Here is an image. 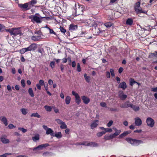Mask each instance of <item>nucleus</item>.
Returning <instances> with one entry per match:
<instances>
[{
    "mask_svg": "<svg viewBox=\"0 0 157 157\" xmlns=\"http://www.w3.org/2000/svg\"><path fill=\"white\" fill-rule=\"evenodd\" d=\"M112 23L111 22H108L105 23L104 24V25L107 28L111 26L112 25Z\"/></svg>",
    "mask_w": 157,
    "mask_h": 157,
    "instance_id": "58836bf2",
    "label": "nucleus"
},
{
    "mask_svg": "<svg viewBox=\"0 0 157 157\" xmlns=\"http://www.w3.org/2000/svg\"><path fill=\"white\" fill-rule=\"evenodd\" d=\"M20 53L21 54H24V53L26 52L25 48H22L20 50Z\"/></svg>",
    "mask_w": 157,
    "mask_h": 157,
    "instance_id": "5fc2aeb1",
    "label": "nucleus"
},
{
    "mask_svg": "<svg viewBox=\"0 0 157 157\" xmlns=\"http://www.w3.org/2000/svg\"><path fill=\"white\" fill-rule=\"evenodd\" d=\"M18 6L20 8L22 9H24L26 10L30 9V8H29L27 2L24 4H19Z\"/></svg>",
    "mask_w": 157,
    "mask_h": 157,
    "instance_id": "f8f14e48",
    "label": "nucleus"
},
{
    "mask_svg": "<svg viewBox=\"0 0 157 157\" xmlns=\"http://www.w3.org/2000/svg\"><path fill=\"white\" fill-rule=\"evenodd\" d=\"M46 28H47L49 30V33L50 34H53L55 35H56V33L54 32L53 30L52 29H50L49 27L47 26H46Z\"/></svg>",
    "mask_w": 157,
    "mask_h": 157,
    "instance_id": "37998d69",
    "label": "nucleus"
},
{
    "mask_svg": "<svg viewBox=\"0 0 157 157\" xmlns=\"http://www.w3.org/2000/svg\"><path fill=\"white\" fill-rule=\"evenodd\" d=\"M100 105L103 107H106V104L105 102H101L100 103Z\"/></svg>",
    "mask_w": 157,
    "mask_h": 157,
    "instance_id": "bf43d9fd",
    "label": "nucleus"
},
{
    "mask_svg": "<svg viewBox=\"0 0 157 157\" xmlns=\"http://www.w3.org/2000/svg\"><path fill=\"white\" fill-rule=\"evenodd\" d=\"M60 30L61 32L63 33H65L66 32V30L63 27L60 26Z\"/></svg>",
    "mask_w": 157,
    "mask_h": 157,
    "instance_id": "de8ad7c7",
    "label": "nucleus"
},
{
    "mask_svg": "<svg viewBox=\"0 0 157 157\" xmlns=\"http://www.w3.org/2000/svg\"><path fill=\"white\" fill-rule=\"evenodd\" d=\"M72 94H73V95L75 96V98L79 96L78 94L75 93V91H72Z\"/></svg>",
    "mask_w": 157,
    "mask_h": 157,
    "instance_id": "4d7b16f0",
    "label": "nucleus"
},
{
    "mask_svg": "<svg viewBox=\"0 0 157 157\" xmlns=\"http://www.w3.org/2000/svg\"><path fill=\"white\" fill-rule=\"evenodd\" d=\"M53 136H55L58 139H60L62 137V135L61 132H59L56 133Z\"/></svg>",
    "mask_w": 157,
    "mask_h": 157,
    "instance_id": "b1692460",
    "label": "nucleus"
},
{
    "mask_svg": "<svg viewBox=\"0 0 157 157\" xmlns=\"http://www.w3.org/2000/svg\"><path fill=\"white\" fill-rule=\"evenodd\" d=\"M105 134V132L104 131H102L101 132H99L97 133V136L98 137H101L103 135H104Z\"/></svg>",
    "mask_w": 157,
    "mask_h": 157,
    "instance_id": "a19ab883",
    "label": "nucleus"
},
{
    "mask_svg": "<svg viewBox=\"0 0 157 157\" xmlns=\"http://www.w3.org/2000/svg\"><path fill=\"white\" fill-rule=\"evenodd\" d=\"M43 128L46 131V134L47 135H50L51 136H54V132L51 128H48L47 126L43 125Z\"/></svg>",
    "mask_w": 157,
    "mask_h": 157,
    "instance_id": "39448f33",
    "label": "nucleus"
},
{
    "mask_svg": "<svg viewBox=\"0 0 157 157\" xmlns=\"http://www.w3.org/2000/svg\"><path fill=\"white\" fill-rule=\"evenodd\" d=\"M53 154L50 152H45L43 154V155L44 156H51L53 155Z\"/></svg>",
    "mask_w": 157,
    "mask_h": 157,
    "instance_id": "a878e982",
    "label": "nucleus"
},
{
    "mask_svg": "<svg viewBox=\"0 0 157 157\" xmlns=\"http://www.w3.org/2000/svg\"><path fill=\"white\" fill-rule=\"evenodd\" d=\"M106 76L107 78H110V74L109 72L107 71L106 72Z\"/></svg>",
    "mask_w": 157,
    "mask_h": 157,
    "instance_id": "680f3d73",
    "label": "nucleus"
},
{
    "mask_svg": "<svg viewBox=\"0 0 157 157\" xmlns=\"http://www.w3.org/2000/svg\"><path fill=\"white\" fill-rule=\"evenodd\" d=\"M71 100V98L70 96H67L65 99V103L67 105H68L70 104Z\"/></svg>",
    "mask_w": 157,
    "mask_h": 157,
    "instance_id": "bb28decb",
    "label": "nucleus"
},
{
    "mask_svg": "<svg viewBox=\"0 0 157 157\" xmlns=\"http://www.w3.org/2000/svg\"><path fill=\"white\" fill-rule=\"evenodd\" d=\"M78 7L76 9L75 13L77 15H79L83 13V9L82 6H80L79 5H78Z\"/></svg>",
    "mask_w": 157,
    "mask_h": 157,
    "instance_id": "9b49d317",
    "label": "nucleus"
},
{
    "mask_svg": "<svg viewBox=\"0 0 157 157\" xmlns=\"http://www.w3.org/2000/svg\"><path fill=\"white\" fill-rule=\"evenodd\" d=\"M28 92L30 95L32 97L34 96L33 91L32 88H30L28 90Z\"/></svg>",
    "mask_w": 157,
    "mask_h": 157,
    "instance_id": "7c9ffc66",
    "label": "nucleus"
},
{
    "mask_svg": "<svg viewBox=\"0 0 157 157\" xmlns=\"http://www.w3.org/2000/svg\"><path fill=\"white\" fill-rule=\"evenodd\" d=\"M119 87L124 90L127 87L126 83L124 82L121 83L119 85Z\"/></svg>",
    "mask_w": 157,
    "mask_h": 157,
    "instance_id": "4be33fe9",
    "label": "nucleus"
},
{
    "mask_svg": "<svg viewBox=\"0 0 157 157\" xmlns=\"http://www.w3.org/2000/svg\"><path fill=\"white\" fill-rule=\"evenodd\" d=\"M5 27L4 25L2 24H0V32H3L4 30L6 31Z\"/></svg>",
    "mask_w": 157,
    "mask_h": 157,
    "instance_id": "e433bc0d",
    "label": "nucleus"
},
{
    "mask_svg": "<svg viewBox=\"0 0 157 157\" xmlns=\"http://www.w3.org/2000/svg\"><path fill=\"white\" fill-rule=\"evenodd\" d=\"M81 98L83 102L85 104H87L90 101V98L85 96H82Z\"/></svg>",
    "mask_w": 157,
    "mask_h": 157,
    "instance_id": "dca6fc26",
    "label": "nucleus"
},
{
    "mask_svg": "<svg viewBox=\"0 0 157 157\" xmlns=\"http://www.w3.org/2000/svg\"><path fill=\"white\" fill-rule=\"evenodd\" d=\"M21 29L22 28L21 27L14 28L6 29V31L9 32L11 35L14 36L17 35L21 36L22 35Z\"/></svg>",
    "mask_w": 157,
    "mask_h": 157,
    "instance_id": "f257e3e1",
    "label": "nucleus"
},
{
    "mask_svg": "<svg viewBox=\"0 0 157 157\" xmlns=\"http://www.w3.org/2000/svg\"><path fill=\"white\" fill-rule=\"evenodd\" d=\"M135 124L136 126H140L142 124V121L140 118L136 117L134 119Z\"/></svg>",
    "mask_w": 157,
    "mask_h": 157,
    "instance_id": "4468645a",
    "label": "nucleus"
},
{
    "mask_svg": "<svg viewBox=\"0 0 157 157\" xmlns=\"http://www.w3.org/2000/svg\"><path fill=\"white\" fill-rule=\"evenodd\" d=\"M1 120L5 126H6L8 125L6 117H1Z\"/></svg>",
    "mask_w": 157,
    "mask_h": 157,
    "instance_id": "393cba45",
    "label": "nucleus"
},
{
    "mask_svg": "<svg viewBox=\"0 0 157 157\" xmlns=\"http://www.w3.org/2000/svg\"><path fill=\"white\" fill-rule=\"evenodd\" d=\"M60 68L61 71L63 72L64 69V65L63 64H61L60 65Z\"/></svg>",
    "mask_w": 157,
    "mask_h": 157,
    "instance_id": "69168bd1",
    "label": "nucleus"
},
{
    "mask_svg": "<svg viewBox=\"0 0 157 157\" xmlns=\"http://www.w3.org/2000/svg\"><path fill=\"white\" fill-rule=\"evenodd\" d=\"M117 136L115 135V134L114 133H113L112 134H111L109 135V137L110 138H111V139H113V138H115Z\"/></svg>",
    "mask_w": 157,
    "mask_h": 157,
    "instance_id": "0e129e2a",
    "label": "nucleus"
},
{
    "mask_svg": "<svg viewBox=\"0 0 157 157\" xmlns=\"http://www.w3.org/2000/svg\"><path fill=\"white\" fill-rule=\"evenodd\" d=\"M75 98V101H76V103L78 104H79L81 101V100L79 96Z\"/></svg>",
    "mask_w": 157,
    "mask_h": 157,
    "instance_id": "c9c22d12",
    "label": "nucleus"
},
{
    "mask_svg": "<svg viewBox=\"0 0 157 157\" xmlns=\"http://www.w3.org/2000/svg\"><path fill=\"white\" fill-rule=\"evenodd\" d=\"M76 145H82L93 147H97L98 146V144L92 142H84L82 143H77Z\"/></svg>",
    "mask_w": 157,
    "mask_h": 157,
    "instance_id": "20e7f679",
    "label": "nucleus"
},
{
    "mask_svg": "<svg viewBox=\"0 0 157 157\" xmlns=\"http://www.w3.org/2000/svg\"><path fill=\"white\" fill-rule=\"evenodd\" d=\"M77 70L78 72H80L81 71L79 63H78L77 64Z\"/></svg>",
    "mask_w": 157,
    "mask_h": 157,
    "instance_id": "338daca9",
    "label": "nucleus"
},
{
    "mask_svg": "<svg viewBox=\"0 0 157 157\" xmlns=\"http://www.w3.org/2000/svg\"><path fill=\"white\" fill-rule=\"evenodd\" d=\"M150 58H153L154 57H157V51H155L153 53H150L148 56Z\"/></svg>",
    "mask_w": 157,
    "mask_h": 157,
    "instance_id": "412c9836",
    "label": "nucleus"
},
{
    "mask_svg": "<svg viewBox=\"0 0 157 157\" xmlns=\"http://www.w3.org/2000/svg\"><path fill=\"white\" fill-rule=\"evenodd\" d=\"M110 71L111 73L112 77H113L115 76V74L114 73V70L113 69L111 68L110 69Z\"/></svg>",
    "mask_w": 157,
    "mask_h": 157,
    "instance_id": "603ef678",
    "label": "nucleus"
},
{
    "mask_svg": "<svg viewBox=\"0 0 157 157\" xmlns=\"http://www.w3.org/2000/svg\"><path fill=\"white\" fill-rule=\"evenodd\" d=\"M30 116L31 117H37L38 118H40L41 117L40 116V115H39L38 114V113H32L31 115Z\"/></svg>",
    "mask_w": 157,
    "mask_h": 157,
    "instance_id": "72a5a7b5",
    "label": "nucleus"
},
{
    "mask_svg": "<svg viewBox=\"0 0 157 157\" xmlns=\"http://www.w3.org/2000/svg\"><path fill=\"white\" fill-rule=\"evenodd\" d=\"M21 83L22 86L24 87L25 85V81L24 79H22L21 81Z\"/></svg>",
    "mask_w": 157,
    "mask_h": 157,
    "instance_id": "8fccbe9b",
    "label": "nucleus"
},
{
    "mask_svg": "<svg viewBox=\"0 0 157 157\" xmlns=\"http://www.w3.org/2000/svg\"><path fill=\"white\" fill-rule=\"evenodd\" d=\"M132 104H131L129 101L125 102L124 104H122L121 106V108L131 107Z\"/></svg>",
    "mask_w": 157,
    "mask_h": 157,
    "instance_id": "2eb2a0df",
    "label": "nucleus"
},
{
    "mask_svg": "<svg viewBox=\"0 0 157 157\" xmlns=\"http://www.w3.org/2000/svg\"><path fill=\"white\" fill-rule=\"evenodd\" d=\"M131 132V131H128L124 132L123 133L121 134L119 136V138H121L124 136H126L127 135L130 134Z\"/></svg>",
    "mask_w": 157,
    "mask_h": 157,
    "instance_id": "aec40b11",
    "label": "nucleus"
},
{
    "mask_svg": "<svg viewBox=\"0 0 157 157\" xmlns=\"http://www.w3.org/2000/svg\"><path fill=\"white\" fill-rule=\"evenodd\" d=\"M126 140L128 143L134 146H137L144 143L143 141L141 140L132 139L130 138H127L126 139Z\"/></svg>",
    "mask_w": 157,
    "mask_h": 157,
    "instance_id": "f03ea898",
    "label": "nucleus"
},
{
    "mask_svg": "<svg viewBox=\"0 0 157 157\" xmlns=\"http://www.w3.org/2000/svg\"><path fill=\"white\" fill-rule=\"evenodd\" d=\"M55 121L58 124L60 125L63 122L61 120L59 119H55Z\"/></svg>",
    "mask_w": 157,
    "mask_h": 157,
    "instance_id": "c03bdc74",
    "label": "nucleus"
},
{
    "mask_svg": "<svg viewBox=\"0 0 157 157\" xmlns=\"http://www.w3.org/2000/svg\"><path fill=\"white\" fill-rule=\"evenodd\" d=\"M131 132V131H128L124 132L123 133L121 134L119 136V138H121L124 136H126L127 135L130 134Z\"/></svg>",
    "mask_w": 157,
    "mask_h": 157,
    "instance_id": "6ab92c4d",
    "label": "nucleus"
},
{
    "mask_svg": "<svg viewBox=\"0 0 157 157\" xmlns=\"http://www.w3.org/2000/svg\"><path fill=\"white\" fill-rule=\"evenodd\" d=\"M44 17H40L38 13L36 14L35 15H32L30 17L33 21H34L37 23H40L42 21V18Z\"/></svg>",
    "mask_w": 157,
    "mask_h": 157,
    "instance_id": "7ed1b4c3",
    "label": "nucleus"
},
{
    "mask_svg": "<svg viewBox=\"0 0 157 157\" xmlns=\"http://www.w3.org/2000/svg\"><path fill=\"white\" fill-rule=\"evenodd\" d=\"M72 94H73V95L75 96V98L79 96L78 94L75 93V91H72Z\"/></svg>",
    "mask_w": 157,
    "mask_h": 157,
    "instance_id": "6e6d98bb",
    "label": "nucleus"
},
{
    "mask_svg": "<svg viewBox=\"0 0 157 157\" xmlns=\"http://www.w3.org/2000/svg\"><path fill=\"white\" fill-rule=\"evenodd\" d=\"M55 66V62L54 61H52L50 63V67L52 69H53Z\"/></svg>",
    "mask_w": 157,
    "mask_h": 157,
    "instance_id": "a18cd8bd",
    "label": "nucleus"
},
{
    "mask_svg": "<svg viewBox=\"0 0 157 157\" xmlns=\"http://www.w3.org/2000/svg\"><path fill=\"white\" fill-rule=\"evenodd\" d=\"M1 142L3 144H8L9 143L10 141L9 139L3 137H1Z\"/></svg>",
    "mask_w": 157,
    "mask_h": 157,
    "instance_id": "5701e85b",
    "label": "nucleus"
},
{
    "mask_svg": "<svg viewBox=\"0 0 157 157\" xmlns=\"http://www.w3.org/2000/svg\"><path fill=\"white\" fill-rule=\"evenodd\" d=\"M99 121L98 120H95L92 123L90 127L92 129H94L96 128L98 125Z\"/></svg>",
    "mask_w": 157,
    "mask_h": 157,
    "instance_id": "f3484780",
    "label": "nucleus"
},
{
    "mask_svg": "<svg viewBox=\"0 0 157 157\" xmlns=\"http://www.w3.org/2000/svg\"><path fill=\"white\" fill-rule=\"evenodd\" d=\"M146 123L147 125L150 127H152L155 124V121L153 119L150 117H147L146 120Z\"/></svg>",
    "mask_w": 157,
    "mask_h": 157,
    "instance_id": "0eeeda50",
    "label": "nucleus"
},
{
    "mask_svg": "<svg viewBox=\"0 0 157 157\" xmlns=\"http://www.w3.org/2000/svg\"><path fill=\"white\" fill-rule=\"evenodd\" d=\"M133 22V20L131 18H128L126 21V24L127 25H131Z\"/></svg>",
    "mask_w": 157,
    "mask_h": 157,
    "instance_id": "c756f323",
    "label": "nucleus"
},
{
    "mask_svg": "<svg viewBox=\"0 0 157 157\" xmlns=\"http://www.w3.org/2000/svg\"><path fill=\"white\" fill-rule=\"evenodd\" d=\"M8 127L10 129H12L15 128V126H14L12 124H9Z\"/></svg>",
    "mask_w": 157,
    "mask_h": 157,
    "instance_id": "e2e57ef3",
    "label": "nucleus"
},
{
    "mask_svg": "<svg viewBox=\"0 0 157 157\" xmlns=\"http://www.w3.org/2000/svg\"><path fill=\"white\" fill-rule=\"evenodd\" d=\"M35 33V34H37L38 35L42 36H44L43 35V34H42V32L40 31H37Z\"/></svg>",
    "mask_w": 157,
    "mask_h": 157,
    "instance_id": "49530a36",
    "label": "nucleus"
},
{
    "mask_svg": "<svg viewBox=\"0 0 157 157\" xmlns=\"http://www.w3.org/2000/svg\"><path fill=\"white\" fill-rule=\"evenodd\" d=\"M37 48L36 44L33 43L30 45L28 47L25 48L26 52L28 51L34 50Z\"/></svg>",
    "mask_w": 157,
    "mask_h": 157,
    "instance_id": "1a4fd4ad",
    "label": "nucleus"
},
{
    "mask_svg": "<svg viewBox=\"0 0 157 157\" xmlns=\"http://www.w3.org/2000/svg\"><path fill=\"white\" fill-rule=\"evenodd\" d=\"M44 107L47 111L50 112L52 111V108L51 106L45 105Z\"/></svg>",
    "mask_w": 157,
    "mask_h": 157,
    "instance_id": "f704fd0d",
    "label": "nucleus"
},
{
    "mask_svg": "<svg viewBox=\"0 0 157 157\" xmlns=\"http://www.w3.org/2000/svg\"><path fill=\"white\" fill-rule=\"evenodd\" d=\"M135 11L140 13H145L146 12L143 10L140 7V3L139 2H136L135 6Z\"/></svg>",
    "mask_w": 157,
    "mask_h": 157,
    "instance_id": "423d86ee",
    "label": "nucleus"
},
{
    "mask_svg": "<svg viewBox=\"0 0 157 157\" xmlns=\"http://www.w3.org/2000/svg\"><path fill=\"white\" fill-rule=\"evenodd\" d=\"M119 97L122 100H124L127 97V95L126 94H123L122 95H120Z\"/></svg>",
    "mask_w": 157,
    "mask_h": 157,
    "instance_id": "79ce46f5",
    "label": "nucleus"
},
{
    "mask_svg": "<svg viewBox=\"0 0 157 157\" xmlns=\"http://www.w3.org/2000/svg\"><path fill=\"white\" fill-rule=\"evenodd\" d=\"M37 1L36 0H31L30 2H27L30 9L32 7L34 6V5L36 4Z\"/></svg>",
    "mask_w": 157,
    "mask_h": 157,
    "instance_id": "a211bd4d",
    "label": "nucleus"
},
{
    "mask_svg": "<svg viewBox=\"0 0 157 157\" xmlns=\"http://www.w3.org/2000/svg\"><path fill=\"white\" fill-rule=\"evenodd\" d=\"M38 51L39 52L41 53V55H42L43 53L44 52V51L43 49H39Z\"/></svg>",
    "mask_w": 157,
    "mask_h": 157,
    "instance_id": "13d9d810",
    "label": "nucleus"
},
{
    "mask_svg": "<svg viewBox=\"0 0 157 157\" xmlns=\"http://www.w3.org/2000/svg\"><path fill=\"white\" fill-rule=\"evenodd\" d=\"M49 146L48 143H46L44 144L40 145L36 147H34L33 149V150L34 151L36 150H42L43 148H45Z\"/></svg>",
    "mask_w": 157,
    "mask_h": 157,
    "instance_id": "6e6552de",
    "label": "nucleus"
},
{
    "mask_svg": "<svg viewBox=\"0 0 157 157\" xmlns=\"http://www.w3.org/2000/svg\"><path fill=\"white\" fill-rule=\"evenodd\" d=\"M113 121L112 120H111L109 121L108 123L107 124V126L108 127H110L113 124Z\"/></svg>",
    "mask_w": 157,
    "mask_h": 157,
    "instance_id": "864d4df0",
    "label": "nucleus"
},
{
    "mask_svg": "<svg viewBox=\"0 0 157 157\" xmlns=\"http://www.w3.org/2000/svg\"><path fill=\"white\" fill-rule=\"evenodd\" d=\"M112 131V130L110 128H105V131H104V132H105V133L106 132H111Z\"/></svg>",
    "mask_w": 157,
    "mask_h": 157,
    "instance_id": "3c124183",
    "label": "nucleus"
},
{
    "mask_svg": "<svg viewBox=\"0 0 157 157\" xmlns=\"http://www.w3.org/2000/svg\"><path fill=\"white\" fill-rule=\"evenodd\" d=\"M121 130H118L115 131V132L114 133L115 134V135L117 136L121 132Z\"/></svg>",
    "mask_w": 157,
    "mask_h": 157,
    "instance_id": "052dcab7",
    "label": "nucleus"
},
{
    "mask_svg": "<svg viewBox=\"0 0 157 157\" xmlns=\"http://www.w3.org/2000/svg\"><path fill=\"white\" fill-rule=\"evenodd\" d=\"M78 29L77 25L71 24L70 25L69 27V30L71 32L76 30Z\"/></svg>",
    "mask_w": 157,
    "mask_h": 157,
    "instance_id": "ddd939ff",
    "label": "nucleus"
},
{
    "mask_svg": "<svg viewBox=\"0 0 157 157\" xmlns=\"http://www.w3.org/2000/svg\"><path fill=\"white\" fill-rule=\"evenodd\" d=\"M84 78H85V79L86 80V81L87 82H89L90 81V76H87V74L86 73L84 74Z\"/></svg>",
    "mask_w": 157,
    "mask_h": 157,
    "instance_id": "473e14b6",
    "label": "nucleus"
},
{
    "mask_svg": "<svg viewBox=\"0 0 157 157\" xmlns=\"http://www.w3.org/2000/svg\"><path fill=\"white\" fill-rule=\"evenodd\" d=\"M61 125L60 126L61 128L62 129L67 128V127L65 122H63Z\"/></svg>",
    "mask_w": 157,
    "mask_h": 157,
    "instance_id": "4c0bfd02",
    "label": "nucleus"
},
{
    "mask_svg": "<svg viewBox=\"0 0 157 157\" xmlns=\"http://www.w3.org/2000/svg\"><path fill=\"white\" fill-rule=\"evenodd\" d=\"M18 129L19 130L21 131L23 133H25L27 131V129H25L23 128H18Z\"/></svg>",
    "mask_w": 157,
    "mask_h": 157,
    "instance_id": "09e8293b",
    "label": "nucleus"
},
{
    "mask_svg": "<svg viewBox=\"0 0 157 157\" xmlns=\"http://www.w3.org/2000/svg\"><path fill=\"white\" fill-rule=\"evenodd\" d=\"M130 85L132 86L133 84L136 83V82L134 81V80L133 78H130Z\"/></svg>",
    "mask_w": 157,
    "mask_h": 157,
    "instance_id": "ea45409f",
    "label": "nucleus"
},
{
    "mask_svg": "<svg viewBox=\"0 0 157 157\" xmlns=\"http://www.w3.org/2000/svg\"><path fill=\"white\" fill-rule=\"evenodd\" d=\"M20 110L22 114L24 115H25L28 113V109H26L22 108Z\"/></svg>",
    "mask_w": 157,
    "mask_h": 157,
    "instance_id": "2f4dec72",
    "label": "nucleus"
},
{
    "mask_svg": "<svg viewBox=\"0 0 157 157\" xmlns=\"http://www.w3.org/2000/svg\"><path fill=\"white\" fill-rule=\"evenodd\" d=\"M32 140L34 142H36L37 140H39L40 136L38 134L34 136L33 137Z\"/></svg>",
    "mask_w": 157,
    "mask_h": 157,
    "instance_id": "cd10ccee",
    "label": "nucleus"
},
{
    "mask_svg": "<svg viewBox=\"0 0 157 157\" xmlns=\"http://www.w3.org/2000/svg\"><path fill=\"white\" fill-rule=\"evenodd\" d=\"M41 85H44V82L43 80L41 79L39 81V83Z\"/></svg>",
    "mask_w": 157,
    "mask_h": 157,
    "instance_id": "774afa93",
    "label": "nucleus"
},
{
    "mask_svg": "<svg viewBox=\"0 0 157 157\" xmlns=\"http://www.w3.org/2000/svg\"><path fill=\"white\" fill-rule=\"evenodd\" d=\"M135 111H137L140 109L139 106L133 105L132 104L131 107Z\"/></svg>",
    "mask_w": 157,
    "mask_h": 157,
    "instance_id": "c85d7f7f",
    "label": "nucleus"
},
{
    "mask_svg": "<svg viewBox=\"0 0 157 157\" xmlns=\"http://www.w3.org/2000/svg\"><path fill=\"white\" fill-rule=\"evenodd\" d=\"M42 36H33L31 37V39L34 41H40L44 39Z\"/></svg>",
    "mask_w": 157,
    "mask_h": 157,
    "instance_id": "9d476101",
    "label": "nucleus"
}]
</instances>
